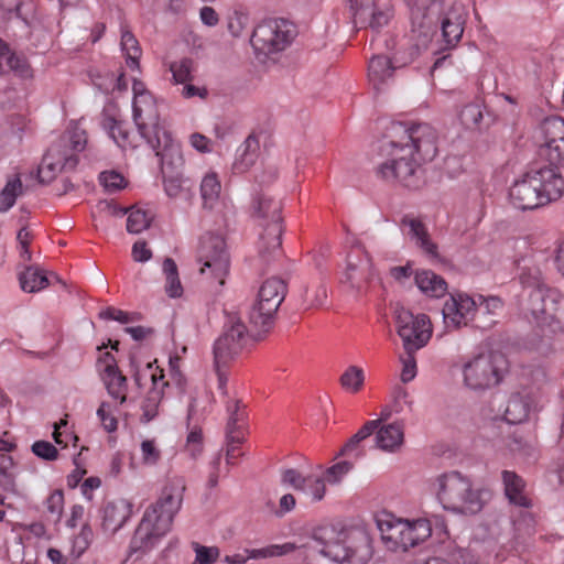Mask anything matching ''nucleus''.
Segmentation results:
<instances>
[{
  "label": "nucleus",
  "instance_id": "a18cd8bd",
  "mask_svg": "<svg viewBox=\"0 0 564 564\" xmlns=\"http://www.w3.org/2000/svg\"><path fill=\"white\" fill-rule=\"evenodd\" d=\"M365 383V372L358 366H349L340 376L343 389L350 393L359 392Z\"/></svg>",
  "mask_w": 564,
  "mask_h": 564
},
{
  "label": "nucleus",
  "instance_id": "473e14b6",
  "mask_svg": "<svg viewBox=\"0 0 564 564\" xmlns=\"http://www.w3.org/2000/svg\"><path fill=\"white\" fill-rule=\"evenodd\" d=\"M14 448L13 442L0 437V485L4 489L14 485V462L10 455Z\"/></svg>",
  "mask_w": 564,
  "mask_h": 564
},
{
  "label": "nucleus",
  "instance_id": "0eeeda50",
  "mask_svg": "<svg viewBox=\"0 0 564 564\" xmlns=\"http://www.w3.org/2000/svg\"><path fill=\"white\" fill-rule=\"evenodd\" d=\"M508 361L500 352H481L467 358L462 366L466 387L485 390L497 386L507 370Z\"/></svg>",
  "mask_w": 564,
  "mask_h": 564
},
{
  "label": "nucleus",
  "instance_id": "37998d69",
  "mask_svg": "<svg viewBox=\"0 0 564 564\" xmlns=\"http://www.w3.org/2000/svg\"><path fill=\"white\" fill-rule=\"evenodd\" d=\"M22 191L23 184L20 176L15 175L9 178L0 192V213H6L12 208Z\"/></svg>",
  "mask_w": 564,
  "mask_h": 564
},
{
  "label": "nucleus",
  "instance_id": "7ed1b4c3",
  "mask_svg": "<svg viewBox=\"0 0 564 564\" xmlns=\"http://www.w3.org/2000/svg\"><path fill=\"white\" fill-rule=\"evenodd\" d=\"M564 193V177L557 167L544 166L525 173L510 187L509 197L519 209H535L553 200Z\"/></svg>",
  "mask_w": 564,
  "mask_h": 564
},
{
  "label": "nucleus",
  "instance_id": "ea45409f",
  "mask_svg": "<svg viewBox=\"0 0 564 564\" xmlns=\"http://www.w3.org/2000/svg\"><path fill=\"white\" fill-rule=\"evenodd\" d=\"M162 272L165 278L164 290L172 299L181 297L183 294V285L180 280L178 269L172 258H165L162 263Z\"/></svg>",
  "mask_w": 564,
  "mask_h": 564
},
{
  "label": "nucleus",
  "instance_id": "cd10ccee",
  "mask_svg": "<svg viewBox=\"0 0 564 564\" xmlns=\"http://www.w3.org/2000/svg\"><path fill=\"white\" fill-rule=\"evenodd\" d=\"M467 12L462 3H454L438 19L442 35H463Z\"/></svg>",
  "mask_w": 564,
  "mask_h": 564
},
{
  "label": "nucleus",
  "instance_id": "a19ab883",
  "mask_svg": "<svg viewBox=\"0 0 564 564\" xmlns=\"http://www.w3.org/2000/svg\"><path fill=\"white\" fill-rule=\"evenodd\" d=\"M21 289L24 292H37L48 285V278L37 267H28L19 275Z\"/></svg>",
  "mask_w": 564,
  "mask_h": 564
},
{
  "label": "nucleus",
  "instance_id": "8fccbe9b",
  "mask_svg": "<svg viewBox=\"0 0 564 564\" xmlns=\"http://www.w3.org/2000/svg\"><path fill=\"white\" fill-rule=\"evenodd\" d=\"M392 17V10L389 6L379 9L378 4L370 11L368 21L358 28L361 30L369 26L373 32H379L380 29L387 25Z\"/></svg>",
  "mask_w": 564,
  "mask_h": 564
},
{
  "label": "nucleus",
  "instance_id": "c85d7f7f",
  "mask_svg": "<svg viewBox=\"0 0 564 564\" xmlns=\"http://www.w3.org/2000/svg\"><path fill=\"white\" fill-rule=\"evenodd\" d=\"M404 527L405 530H402V551L417 545L432 534V524L427 519L404 520Z\"/></svg>",
  "mask_w": 564,
  "mask_h": 564
},
{
  "label": "nucleus",
  "instance_id": "423d86ee",
  "mask_svg": "<svg viewBox=\"0 0 564 564\" xmlns=\"http://www.w3.org/2000/svg\"><path fill=\"white\" fill-rule=\"evenodd\" d=\"M133 121L141 138L159 153L162 137L167 140L166 132L160 126V113L153 95L143 82L133 79Z\"/></svg>",
  "mask_w": 564,
  "mask_h": 564
},
{
  "label": "nucleus",
  "instance_id": "09e8293b",
  "mask_svg": "<svg viewBox=\"0 0 564 564\" xmlns=\"http://www.w3.org/2000/svg\"><path fill=\"white\" fill-rule=\"evenodd\" d=\"M127 230L131 234H140L150 226L151 216L140 208H131L128 212Z\"/></svg>",
  "mask_w": 564,
  "mask_h": 564
},
{
  "label": "nucleus",
  "instance_id": "f704fd0d",
  "mask_svg": "<svg viewBox=\"0 0 564 564\" xmlns=\"http://www.w3.org/2000/svg\"><path fill=\"white\" fill-rule=\"evenodd\" d=\"M531 411V401L520 393L512 394L508 401L505 420L510 424L524 422Z\"/></svg>",
  "mask_w": 564,
  "mask_h": 564
},
{
  "label": "nucleus",
  "instance_id": "774afa93",
  "mask_svg": "<svg viewBox=\"0 0 564 564\" xmlns=\"http://www.w3.org/2000/svg\"><path fill=\"white\" fill-rule=\"evenodd\" d=\"M132 258L138 262H145L152 258V251L143 240L134 242L132 246Z\"/></svg>",
  "mask_w": 564,
  "mask_h": 564
},
{
  "label": "nucleus",
  "instance_id": "c756f323",
  "mask_svg": "<svg viewBox=\"0 0 564 564\" xmlns=\"http://www.w3.org/2000/svg\"><path fill=\"white\" fill-rule=\"evenodd\" d=\"M402 226L409 227V235L427 256L437 257V246L431 240L426 226L417 218L404 216Z\"/></svg>",
  "mask_w": 564,
  "mask_h": 564
},
{
  "label": "nucleus",
  "instance_id": "6e6d98bb",
  "mask_svg": "<svg viewBox=\"0 0 564 564\" xmlns=\"http://www.w3.org/2000/svg\"><path fill=\"white\" fill-rule=\"evenodd\" d=\"M203 433L199 427H194L187 435L185 449L192 458H197L203 453Z\"/></svg>",
  "mask_w": 564,
  "mask_h": 564
},
{
  "label": "nucleus",
  "instance_id": "4c0bfd02",
  "mask_svg": "<svg viewBox=\"0 0 564 564\" xmlns=\"http://www.w3.org/2000/svg\"><path fill=\"white\" fill-rule=\"evenodd\" d=\"M101 126L118 147L123 149L128 145H132L127 124L123 121L108 113H104Z\"/></svg>",
  "mask_w": 564,
  "mask_h": 564
},
{
  "label": "nucleus",
  "instance_id": "a211bd4d",
  "mask_svg": "<svg viewBox=\"0 0 564 564\" xmlns=\"http://www.w3.org/2000/svg\"><path fill=\"white\" fill-rule=\"evenodd\" d=\"M477 300L467 293L451 294L442 310L446 328L457 329L468 325L477 312Z\"/></svg>",
  "mask_w": 564,
  "mask_h": 564
},
{
  "label": "nucleus",
  "instance_id": "6ab92c4d",
  "mask_svg": "<svg viewBox=\"0 0 564 564\" xmlns=\"http://www.w3.org/2000/svg\"><path fill=\"white\" fill-rule=\"evenodd\" d=\"M544 143L540 155L545 156L550 166L564 162V119L561 117L546 118L541 126Z\"/></svg>",
  "mask_w": 564,
  "mask_h": 564
},
{
  "label": "nucleus",
  "instance_id": "f257e3e1",
  "mask_svg": "<svg viewBox=\"0 0 564 564\" xmlns=\"http://www.w3.org/2000/svg\"><path fill=\"white\" fill-rule=\"evenodd\" d=\"M389 137L391 158L379 165V176L405 187L416 186L419 165L433 160L437 153L436 130L425 122H394L389 128Z\"/></svg>",
  "mask_w": 564,
  "mask_h": 564
},
{
  "label": "nucleus",
  "instance_id": "680f3d73",
  "mask_svg": "<svg viewBox=\"0 0 564 564\" xmlns=\"http://www.w3.org/2000/svg\"><path fill=\"white\" fill-rule=\"evenodd\" d=\"M32 452L45 460H55L58 457L57 448L47 441H36L32 445Z\"/></svg>",
  "mask_w": 564,
  "mask_h": 564
},
{
  "label": "nucleus",
  "instance_id": "4be33fe9",
  "mask_svg": "<svg viewBox=\"0 0 564 564\" xmlns=\"http://www.w3.org/2000/svg\"><path fill=\"white\" fill-rule=\"evenodd\" d=\"M282 481L304 494L311 501H319L326 492L324 476L311 474L302 476L296 469H286L282 474Z\"/></svg>",
  "mask_w": 564,
  "mask_h": 564
},
{
  "label": "nucleus",
  "instance_id": "ddd939ff",
  "mask_svg": "<svg viewBox=\"0 0 564 564\" xmlns=\"http://www.w3.org/2000/svg\"><path fill=\"white\" fill-rule=\"evenodd\" d=\"M380 420H372L366 424L345 444L340 451V455L350 456L355 453V457L361 455L358 452V445L361 441L370 436L375 431L377 446L384 452H395L400 449L404 442V426L400 422H393L379 427Z\"/></svg>",
  "mask_w": 564,
  "mask_h": 564
},
{
  "label": "nucleus",
  "instance_id": "bb28decb",
  "mask_svg": "<svg viewBox=\"0 0 564 564\" xmlns=\"http://www.w3.org/2000/svg\"><path fill=\"white\" fill-rule=\"evenodd\" d=\"M299 33L300 30L293 21L280 17H265L252 28L251 35H299Z\"/></svg>",
  "mask_w": 564,
  "mask_h": 564
},
{
  "label": "nucleus",
  "instance_id": "de8ad7c7",
  "mask_svg": "<svg viewBox=\"0 0 564 564\" xmlns=\"http://www.w3.org/2000/svg\"><path fill=\"white\" fill-rule=\"evenodd\" d=\"M193 69V61L187 57H183L180 61H175L170 64V70L176 84H186L192 82Z\"/></svg>",
  "mask_w": 564,
  "mask_h": 564
},
{
  "label": "nucleus",
  "instance_id": "338daca9",
  "mask_svg": "<svg viewBox=\"0 0 564 564\" xmlns=\"http://www.w3.org/2000/svg\"><path fill=\"white\" fill-rule=\"evenodd\" d=\"M163 186L165 194L171 198H175L182 192V180L180 176L164 177Z\"/></svg>",
  "mask_w": 564,
  "mask_h": 564
},
{
  "label": "nucleus",
  "instance_id": "e433bc0d",
  "mask_svg": "<svg viewBox=\"0 0 564 564\" xmlns=\"http://www.w3.org/2000/svg\"><path fill=\"white\" fill-rule=\"evenodd\" d=\"M100 378L108 394L120 404H123L127 401L128 393L127 377L123 376L120 370H117L109 373H104L100 376Z\"/></svg>",
  "mask_w": 564,
  "mask_h": 564
},
{
  "label": "nucleus",
  "instance_id": "20e7f679",
  "mask_svg": "<svg viewBox=\"0 0 564 564\" xmlns=\"http://www.w3.org/2000/svg\"><path fill=\"white\" fill-rule=\"evenodd\" d=\"M371 37L369 46L376 54L368 65V78L376 89L392 77L397 67L411 63L419 54L416 44L410 37Z\"/></svg>",
  "mask_w": 564,
  "mask_h": 564
},
{
  "label": "nucleus",
  "instance_id": "5701e85b",
  "mask_svg": "<svg viewBox=\"0 0 564 564\" xmlns=\"http://www.w3.org/2000/svg\"><path fill=\"white\" fill-rule=\"evenodd\" d=\"M132 505L126 499L109 501L102 508L101 529L106 534H115L129 520Z\"/></svg>",
  "mask_w": 564,
  "mask_h": 564
},
{
  "label": "nucleus",
  "instance_id": "aec40b11",
  "mask_svg": "<svg viewBox=\"0 0 564 564\" xmlns=\"http://www.w3.org/2000/svg\"><path fill=\"white\" fill-rule=\"evenodd\" d=\"M185 489L186 484L183 477L169 478L156 501L147 508L154 509L156 513L169 517L174 522V518L182 508Z\"/></svg>",
  "mask_w": 564,
  "mask_h": 564
},
{
  "label": "nucleus",
  "instance_id": "13d9d810",
  "mask_svg": "<svg viewBox=\"0 0 564 564\" xmlns=\"http://www.w3.org/2000/svg\"><path fill=\"white\" fill-rule=\"evenodd\" d=\"M142 460L147 465H155L161 458V451L153 440H144L141 443Z\"/></svg>",
  "mask_w": 564,
  "mask_h": 564
},
{
  "label": "nucleus",
  "instance_id": "79ce46f5",
  "mask_svg": "<svg viewBox=\"0 0 564 564\" xmlns=\"http://www.w3.org/2000/svg\"><path fill=\"white\" fill-rule=\"evenodd\" d=\"M24 6L23 0H0V29L4 21L10 24H28L22 12Z\"/></svg>",
  "mask_w": 564,
  "mask_h": 564
},
{
  "label": "nucleus",
  "instance_id": "4d7b16f0",
  "mask_svg": "<svg viewBox=\"0 0 564 564\" xmlns=\"http://www.w3.org/2000/svg\"><path fill=\"white\" fill-rule=\"evenodd\" d=\"M97 416L107 432H115L118 427V421L111 412V405L108 402H101L97 410Z\"/></svg>",
  "mask_w": 564,
  "mask_h": 564
},
{
  "label": "nucleus",
  "instance_id": "e2e57ef3",
  "mask_svg": "<svg viewBox=\"0 0 564 564\" xmlns=\"http://www.w3.org/2000/svg\"><path fill=\"white\" fill-rule=\"evenodd\" d=\"M249 23V17L247 13L235 11L228 18V31L231 35H240L246 31V26Z\"/></svg>",
  "mask_w": 564,
  "mask_h": 564
},
{
  "label": "nucleus",
  "instance_id": "69168bd1",
  "mask_svg": "<svg viewBox=\"0 0 564 564\" xmlns=\"http://www.w3.org/2000/svg\"><path fill=\"white\" fill-rule=\"evenodd\" d=\"M189 144L200 153H210L213 151L212 140L198 132L189 135Z\"/></svg>",
  "mask_w": 564,
  "mask_h": 564
},
{
  "label": "nucleus",
  "instance_id": "49530a36",
  "mask_svg": "<svg viewBox=\"0 0 564 564\" xmlns=\"http://www.w3.org/2000/svg\"><path fill=\"white\" fill-rule=\"evenodd\" d=\"M93 539V529L88 524L83 525L79 533L72 541L69 555L75 560L79 558L88 550Z\"/></svg>",
  "mask_w": 564,
  "mask_h": 564
},
{
  "label": "nucleus",
  "instance_id": "f8f14e48",
  "mask_svg": "<svg viewBox=\"0 0 564 564\" xmlns=\"http://www.w3.org/2000/svg\"><path fill=\"white\" fill-rule=\"evenodd\" d=\"M173 521L169 517L156 513L154 509H145L129 544L130 555L142 556L155 549L172 530Z\"/></svg>",
  "mask_w": 564,
  "mask_h": 564
},
{
  "label": "nucleus",
  "instance_id": "603ef678",
  "mask_svg": "<svg viewBox=\"0 0 564 564\" xmlns=\"http://www.w3.org/2000/svg\"><path fill=\"white\" fill-rule=\"evenodd\" d=\"M462 123L468 128H477L482 119L481 105L479 102H471L466 105L459 115Z\"/></svg>",
  "mask_w": 564,
  "mask_h": 564
},
{
  "label": "nucleus",
  "instance_id": "3c124183",
  "mask_svg": "<svg viewBox=\"0 0 564 564\" xmlns=\"http://www.w3.org/2000/svg\"><path fill=\"white\" fill-rule=\"evenodd\" d=\"M348 2L356 25H364L368 21L370 11L378 4V0H348Z\"/></svg>",
  "mask_w": 564,
  "mask_h": 564
},
{
  "label": "nucleus",
  "instance_id": "7c9ffc66",
  "mask_svg": "<svg viewBox=\"0 0 564 564\" xmlns=\"http://www.w3.org/2000/svg\"><path fill=\"white\" fill-rule=\"evenodd\" d=\"M415 284L431 297H442L447 292L446 281L431 270H421L415 273Z\"/></svg>",
  "mask_w": 564,
  "mask_h": 564
},
{
  "label": "nucleus",
  "instance_id": "dca6fc26",
  "mask_svg": "<svg viewBox=\"0 0 564 564\" xmlns=\"http://www.w3.org/2000/svg\"><path fill=\"white\" fill-rule=\"evenodd\" d=\"M155 362H148L143 369H135L132 373L134 382L139 387H141L142 380L148 377L152 381V388L148 391L141 404L143 422H150L158 416L164 388L169 386L167 381L164 380L163 369L155 366Z\"/></svg>",
  "mask_w": 564,
  "mask_h": 564
},
{
  "label": "nucleus",
  "instance_id": "393cba45",
  "mask_svg": "<svg viewBox=\"0 0 564 564\" xmlns=\"http://www.w3.org/2000/svg\"><path fill=\"white\" fill-rule=\"evenodd\" d=\"M250 44L257 61L267 64L291 45V37H250Z\"/></svg>",
  "mask_w": 564,
  "mask_h": 564
},
{
  "label": "nucleus",
  "instance_id": "052dcab7",
  "mask_svg": "<svg viewBox=\"0 0 564 564\" xmlns=\"http://www.w3.org/2000/svg\"><path fill=\"white\" fill-rule=\"evenodd\" d=\"M475 299L478 302L477 310H484L486 314L496 315L502 310L503 303L498 296H484L478 294Z\"/></svg>",
  "mask_w": 564,
  "mask_h": 564
},
{
  "label": "nucleus",
  "instance_id": "6e6552de",
  "mask_svg": "<svg viewBox=\"0 0 564 564\" xmlns=\"http://www.w3.org/2000/svg\"><path fill=\"white\" fill-rule=\"evenodd\" d=\"M250 340L251 333L241 319L237 316H230L223 335L214 345V366L220 389L225 387L227 381L224 369L243 350Z\"/></svg>",
  "mask_w": 564,
  "mask_h": 564
},
{
  "label": "nucleus",
  "instance_id": "9b49d317",
  "mask_svg": "<svg viewBox=\"0 0 564 564\" xmlns=\"http://www.w3.org/2000/svg\"><path fill=\"white\" fill-rule=\"evenodd\" d=\"M282 204L279 199L261 195L256 206V215L263 227L260 235L259 252L263 257L276 253L281 249Z\"/></svg>",
  "mask_w": 564,
  "mask_h": 564
},
{
  "label": "nucleus",
  "instance_id": "58836bf2",
  "mask_svg": "<svg viewBox=\"0 0 564 564\" xmlns=\"http://www.w3.org/2000/svg\"><path fill=\"white\" fill-rule=\"evenodd\" d=\"M258 139L253 135H249L238 150V158L234 164V169L239 173L246 172L254 164L258 158Z\"/></svg>",
  "mask_w": 564,
  "mask_h": 564
},
{
  "label": "nucleus",
  "instance_id": "bf43d9fd",
  "mask_svg": "<svg viewBox=\"0 0 564 564\" xmlns=\"http://www.w3.org/2000/svg\"><path fill=\"white\" fill-rule=\"evenodd\" d=\"M352 465L347 462H339L330 467H328L322 475L324 479L330 484L339 481L343 476H345L350 469Z\"/></svg>",
  "mask_w": 564,
  "mask_h": 564
},
{
  "label": "nucleus",
  "instance_id": "c03bdc74",
  "mask_svg": "<svg viewBox=\"0 0 564 564\" xmlns=\"http://www.w3.org/2000/svg\"><path fill=\"white\" fill-rule=\"evenodd\" d=\"M120 44L127 67L132 72L139 70V61L142 56V48L139 44L138 37H121Z\"/></svg>",
  "mask_w": 564,
  "mask_h": 564
},
{
  "label": "nucleus",
  "instance_id": "0e129e2a",
  "mask_svg": "<svg viewBox=\"0 0 564 564\" xmlns=\"http://www.w3.org/2000/svg\"><path fill=\"white\" fill-rule=\"evenodd\" d=\"M97 368L100 376L120 370L115 356L109 351L101 352L97 361Z\"/></svg>",
  "mask_w": 564,
  "mask_h": 564
},
{
  "label": "nucleus",
  "instance_id": "b1692460",
  "mask_svg": "<svg viewBox=\"0 0 564 564\" xmlns=\"http://www.w3.org/2000/svg\"><path fill=\"white\" fill-rule=\"evenodd\" d=\"M377 525L381 539L389 550H402V530H405L404 519L395 518L391 513H383L377 518Z\"/></svg>",
  "mask_w": 564,
  "mask_h": 564
},
{
  "label": "nucleus",
  "instance_id": "a878e982",
  "mask_svg": "<svg viewBox=\"0 0 564 564\" xmlns=\"http://www.w3.org/2000/svg\"><path fill=\"white\" fill-rule=\"evenodd\" d=\"M502 482L506 497L510 503L521 508H530L532 506V501L525 490V481L521 476L511 470H503Z\"/></svg>",
  "mask_w": 564,
  "mask_h": 564
},
{
  "label": "nucleus",
  "instance_id": "5fc2aeb1",
  "mask_svg": "<svg viewBox=\"0 0 564 564\" xmlns=\"http://www.w3.org/2000/svg\"><path fill=\"white\" fill-rule=\"evenodd\" d=\"M100 182L108 192H117L126 187L127 181L116 171H106L100 174Z\"/></svg>",
  "mask_w": 564,
  "mask_h": 564
},
{
  "label": "nucleus",
  "instance_id": "1a4fd4ad",
  "mask_svg": "<svg viewBox=\"0 0 564 564\" xmlns=\"http://www.w3.org/2000/svg\"><path fill=\"white\" fill-rule=\"evenodd\" d=\"M87 145V133L78 123H72L59 143L52 145L43 158L40 173L48 170L53 173L72 170L77 163V153Z\"/></svg>",
  "mask_w": 564,
  "mask_h": 564
},
{
  "label": "nucleus",
  "instance_id": "4468645a",
  "mask_svg": "<svg viewBox=\"0 0 564 564\" xmlns=\"http://www.w3.org/2000/svg\"><path fill=\"white\" fill-rule=\"evenodd\" d=\"M395 324L398 335L403 341L408 354L424 347L432 336V323L425 314L414 315L404 307L395 310Z\"/></svg>",
  "mask_w": 564,
  "mask_h": 564
},
{
  "label": "nucleus",
  "instance_id": "72a5a7b5",
  "mask_svg": "<svg viewBox=\"0 0 564 564\" xmlns=\"http://www.w3.org/2000/svg\"><path fill=\"white\" fill-rule=\"evenodd\" d=\"M293 550L292 544L271 545L264 549L246 550L245 553L226 555L224 562L226 564H243L250 558L271 557L282 555Z\"/></svg>",
  "mask_w": 564,
  "mask_h": 564
},
{
  "label": "nucleus",
  "instance_id": "412c9836",
  "mask_svg": "<svg viewBox=\"0 0 564 564\" xmlns=\"http://www.w3.org/2000/svg\"><path fill=\"white\" fill-rule=\"evenodd\" d=\"M372 263L369 254L360 247L352 248L347 256V264L341 282L360 289L371 279Z\"/></svg>",
  "mask_w": 564,
  "mask_h": 564
},
{
  "label": "nucleus",
  "instance_id": "864d4df0",
  "mask_svg": "<svg viewBox=\"0 0 564 564\" xmlns=\"http://www.w3.org/2000/svg\"><path fill=\"white\" fill-rule=\"evenodd\" d=\"M192 545L196 554L193 564H213L219 557L220 552L217 546H204L197 542Z\"/></svg>",
  "mask_w": 564,
  "mask_h": 564
},
{
  "label": "nucleus",
  "instance_id": "2f4dec72",
  "mask_svg": "<svg viewBox=\"0 0 564 564\" xmlns=\"http://www.w3.org/2000/svg\"><path fill=\"white\" fill-rule=\"evenodd\" d=\"M2 59L7 61L9 68L21 78H31L33 76L32 68L21 54L10 51L9 45L0 37V74H2Z\"/></svg>",
  "mask_w": 564,
  "mask_h": 564
},
{
  "label": "nucleus",
  "instance_id": "39448f33",
  "mask_svg": "<svg viewBox=\"0 0 564 564\" xmlns=\"http://www.w3.org/2000/svg\"><path fill=\"white\" fill-rule=\"evenodd\" d=\"M432 488L445 510L459 514H475L484 507V491L473 487L471 480L452 470L437 475Z\"/></svg>",
  "mask_w": 564,
  "mask_h": 564
},
{
  "label": "nucleus",
  "instance_id": "c9c22d12",
  "mask_svg": "<svg viewBox=\"0 0 564 564\" xmlns=\"http://www.w3.org/2000/svg\"><path fill=\"white\" fill-rule=\"evenodd\" d=\"M199 189L203 207L213 209L217 204L221 192V183L218 174L214 171L207 172L202 178Z\"/></svg>",
  "mask_w": 564,
  "mask_h": 564
},
{
  "label": "nucleus",
  "instance_id": "2eb2a0df",
  "mask_svg": "<svg viewBox=\"0 0 564 564\" xmlns=\"http://www.w3.org/2000/svg\"><path fill=\"white\" fill-rule=\"evenodd\" d=\"M198 261L202 263L200 273L205 274L208 270L210 276L216 279L219 285L225 284L230 261L223 237L212 234L204 235L199 240Z\"/></svg>",
  "mask_w": 564,
  "mask_h": 564
},
{
  "label": "nucleus",
  "instance_id": "f03ea898",
  "mask_svg": "<svg viewBox=\"0 0 564 564\" xmlns=\"http://www.w3.org/2000/svg\"><path fill=\"white\" fill-rule=\"evenodd\" d=\"M314 540L323 545V555L339 564H366L372 555L370 538L359 527H319L314 532Z\"/></svg>",
  "mask_w": 564,
  "mask_h": 564
},
{
  "label": "nucleus",
  "instance_id": "f3484780",
  "mask_svg": "<svg viewBox=\"0 0 564 564\" xmlns=\"http://www.w3.org/2000/svg\"><path fill=\"white\" fill-rule=\"evenodd\" d=\"M228 423H227V453L226 462L228 465H236L239 457L243 455L240 445L245 441L247 413L245 405L239 400L227 402Z\"/></svg>",
  "mask_w": 564,
  "mask_h": 564
},
{
  "label": "nucleus",
  "instance_id": "9d476101",
  "mask_svg": "<svg viewBox=\"0 0 564 564\" xmlns=\"http://www.w3.org/2000/svg\"><path fill=\"white\" fill-rule=\"evenodd\" d=\"M286 294V284L282 279L265 280L258 293V299L249 312V322L254 332L268 330Z\"/></svg>",
  "mask_w": 564,
  "mask_h": 564
}]
</instances>
